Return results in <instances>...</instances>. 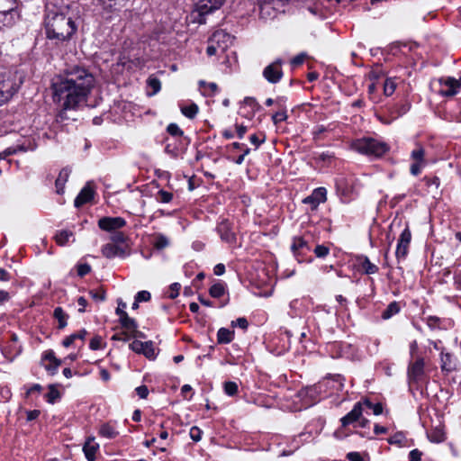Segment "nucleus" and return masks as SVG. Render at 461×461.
Returning <instances> with one entry per match:
<instances>
[{
    "mask_svg": "<svg viewBox=\"0 0 461 461\" xmlns=\"http://www.w3.org/2000/svg\"><path fill=\"white\" fill-rule=\"evenodd\" d=\"M95 77L87 69L82 67H73L63 76L52 80L53 99L59 103L63 111L59 118L65 119L66 110L75 109L79 104L86 102L95 86Z\"/></svg>",
    "mask_w": 461,
    "mask_h": 461,
    "instance_id": "1",
    "label": "nucleus"
},
{
    "mask_svg": "<svg viewBox=\"0 0 461 461\" xmlns=\"http://www.w3.org/2000/svg\"><path fill=\"white\" fill-rule=\"evenodd\" d=\"M77 28L71 17L64 14L50 13L46 18V34L50 40L58 42L70 39Z\"/></svg>",
    "mask_w": 461,
    "mask_h": 461,
    "instance_id": "2",
    "label": "nucleus"
},
{
    "mask_svg": "<svg viewBox=\"0 0 461 461\" xmlns=\"http://www.w3.org/2000/svg\"><path fill=\"white\" fill-rule=\"evenodd\" d=\"M351 148L360 154L374 157H380L388 150L386 143L373 138L356 140L352 142Z\"/></svg>",
    "mask_w": 461,
    "mask_h": 461,
    "instance_id": "3",
    "label": "nucleus"
},
{
    "mask_svg": "<svg viewBox=\"0 0 461 461\" xmlns=\"http://www.w3.org/2000/svg\"><path fill=\"white\" fill-rule=\"evenodd\" d=\"M224 2L225 0H199L191 14L193 22L200 24L205 23V16L218 10Z\"/></svg>",
    "mask_w": 461,
    "mask_h": 461,
    "instance_id": "4",
    "label": "nucleus"
},
{
    "mask_svg": "<svg viewBox=\"0 0 461 461\" xmlns=\"http://www.w3.org/2000/svg\"><path fill=\"white\" fill-rule=\"evenodd\" d=\"M22 84V77L16 73L5 72L0 74V88L5 91L10 99L18 91Z\"/></svg>",
    "mask_w": 461,
    "mask_h": 461,
    "instance_id": "5",
    "label": "nucleus"
},
{
    "mask_svg": "<svg viewBox=\"0 0 461 461\" xmlns=\"http://www.w3.org/2000/svg\"><path fill=\"white\" fill-rule=\"evenodd\" d=\"M282 60L277 59L275 62L267 66L263 70L264 77L272 84H276L280 81L283 77V71L281 69Z\"/></svg>",
    "mask_w": 461,
    "mask_h": 461,
    "instance_id": "6",
    "label": "nucleus"
},
{
    "mask_svg": "<svg viewBox=\"0 0 461 461\" xmlns=\"http://www.w3.org/2000/svg\"><path fill=\"white\" fill-rule=\"evenodd\" d=\"M411 240V233L409 227H406L401 233L396 248L397 259L405 258L408 254L409 246Z\"/></svg>",
    "mask_w": 461,
    "mask_h": 461,
    "instance_id": "7",
    "label": "nucleus"
},
{
    "mask_svg": "<svg viewBox=\"0 0 461 461\" xmlns=\"http://www.w3.org/2000/svg\"><path fill=\"white\" fill-rule=\"evenodd\" d=\"M126 225L122 217H103L98 221V227L105 231H115Z\"/></svg>",
    "mask_w": 461,
    "mask_h": 461,
    "instance_id": "8",
    "label": "nucleus"
},
{
    "mask_svg": "<svg viewBox=\"0 0 461 461\" xmlns=\"http://www.w3.org/2000/svg\"><path fill=\"white\" fill-rule=\"evenodd\" d=\"M438 83L441 86H446L447 90H440L439 94L444 96H453L457 94L458 88L461 86V79L457 80L451 77L438 78Z\"/></svg>",
    "mask_w": 461,
    "mask_h": 461,
    "instance_id": "9",
    "label": "nucleus"
},
{
    "mask_svg": "<svg viewBox=\"0 0 461 461\" xmlns=\"http://www.w3.org/2000/svg\"><path fill=\"white\" fill-rule=\"evenodd\" d=\"M424 359L418 357L413 363H411L408 367V376L412 382L419 381L424 375Z\"/></svg>",
    "mask_w": 461,
    "mask_h": 461,
    "instance_id": "10",
    "label": "nucleus"
},
{
    "mask_svg": "<svg viewBox=\"0 0 461 461\" xmlns=\"http://www.w3.org/2000/svg\"><path fill=\"white\" fill-rule=\"evenodd\" d=\"M210 41L215 43L221 52H224L232 42V37L224 31L215 32L210 39Z\"/></svg>",
    "mask_w": 461,
    "mask_h": 461,
    "instance_id": "11",
    "label": "nucleus"
},
{
    "mask_svg": "<svg viewBox=\"0 0 461 461\" xmlns=\"http://www.w3.org/2000/svg\"><path fill=\"white\" fill-rule=\"evenodd\" d=\"M94 187L90 183H87L77 194L74 201V204L76 207H80L85 203L90 202L94 198Z\"/></svg>",
    "mask_w": 461,
    "mask_h": 461,
    "instance_id": "12",
    "label": "nucleus"
},
{
    "mask_svg": "<svg viewBox=\"0 0 461 461\" xmlns=\"http://www.w3.org/2000/svg\"><path fill=\"white\" fill-rule=\"evenodd\" d=\"M363 412L362 402H357L351 411H349L347 415L341 418L340 421L342 427H347L348 425L358 420Z\"/></svg>",
    "mask_w": 461,
    "mask_h": 461,
    "instance_id": "13",
    "label": "nucleus"
},
{
    "mask_svg": "<svg viewBox=\"0 0 461 461\" xmlns=\"http://www.w3.org/2000/svg\"><path fill=\"white\" fill-rule=\"evenodd\" d=\"M411 158L414 162L411 165L410 171L411 173H419L424 165V149L421 147H418L411 152Z\"/></svg>",
    "mask_w": 461,
    "mask_h": 461,
    "instance_id": "14",
    "label": "nucleus"
},
{
    "mask_svg": "<svg viewBox=\"0 0 461 461\" xmlns=\"http://www.w3.org/2000/svg\"><path fill=\"white\" fill-rule=\"evenodd\" d=\"M19 19V14L15 9L13 11H1L0 12V30L2 27H9L14 25Z\"/></svg>",
    "mask_w": 461,
    "mask_h": 461,
    "instance_id": "15",
    "label": "nucleus"
},
{
    "mask_svg": "<svg viewBox=\"0 0 461 461\" xmlns=\"http://www.w3.org/2000/svg\"><path fill=\"white\" fill-rule=\"evenodd\" d=\"M119 321L122 327L126 330V332L131 334L132 337H136L140 333L136 321L129 317L128 314H124Z\"/></svg>",
    "mask_w": 461,
    "mask_h": 461,
    "instance_id": "16",
    "label": "nucleus"
},
{
    "mask_svg": "<svg viewBox=\"0 0 461 461\" xmlns=\"http://www.w3.org/2000/svg\"><path fill=\"white\" fill-rule=\"evenodd\" d=\"M326 189L323 187L316 188L310 196L303 200V203H312L313 207H316L326 200Z\"/></svg>",
    "mask_w": 461,
    "mask_h": 461,
    "instance_id": "17",
    "label": "nucleus"
},
{
    "mask_svg": "<svg viewBox=\"0 0 461 461\" xmlns=\"http://www.w3.org/2000/svg\"><path fill=\"white\" fill-rule=\"evenodd\" d=\"M98 448H99V445L95 442V438H89L86 441V443H85V445L83 447V451L85 453L86 458L88 461H95V453H96Z\"/></svg>",
    "mask_w": 461,
    "mask_h": 461,
    "instance_id": "18",
    "label": "nucleus"
},
{
    "mask_svg": "<svg viewBox=\"0 0 461 461\" xmlns=\"http://www.w3.org/2000/svg\"><path fill=\"white\" fill-rule=\"evenodd\" d=\"M103 9L113 12L123 7L128 0H96Z\"/></svg>",
    "mask_w": 461,
    "mask_h": 461,
    "instance_id": "19",
    "label": "nucleus"
},
{
    "mask_svg": "<svg viewBox=\"0 0 461 461\" xmlns=\"http://www.w3.org/2000/svg\"><path fill=\"white\" fill-rule=\"evenodd\" d=\"M102 254L107 258H113L116 256H122L124 254V250L115 244L108 243L103 246Z\"/></svg>",
    "mask_w": 461,
    "mask_h": 461,
    "instance_id": "20",
    "label": "nucleus"
},
{
    "mask_svg": "<svg viewBox=\"0 0 461 461\" xmlns=\"http://www.w3.org/2000/svg\"><path fill=\"white\" fill-rule=\"evenodd\" d=\"M234 332L226 328H221L217 332V341L220 344H228L232 341Z\"/></svg>",
    "mask_w": 461,
    "mask_h": 461,
    "instance_id": "21",
    "label": "nucleus"
},
{
    "mask_svg": "<svg viewBox=\"0 0 461 461\" xmlns=\"http://www.w3.org/2000/svg\"><path fill=\"white\" fill-rule=\"evenodd\" d=\"M18 168V162L16 160L7 159L0 155V173L3 171H14Z\"/></svg>",
    "mask_w": 461,
    "mask_h": 461,
    "instance_id": "22",
    "label": "nucleus"
},
{
    "mask_svg": "<svg viewBox=\"0 0 461 461\" xmlns=\"http://www.w3.org/2000/svg\"><path fill=\"white\" fill-rule=\"evenodd\" d=\"M72 237H73L72 231L67 230H59L56 234L55 240L59 245L64 246L69 241V239Z\"/></svg>",
    "mask_w": 461,
    "mask_h": 461,
    "instance_id": "23",
    "label": "nucleus"
},
{
    "mask_svg": "<svg viewBox=\"0 0 461 461\" xmlns=\"http://www.w3.org/2000/svg\"><path fill=\"white\" fill-rule=\"evenodd\" d=\"M86 333H87V332H86V330H79L78 332L74 333V334H72V335H70V336L67 337V338L63 340V346H64V347H66V348H68V347L71 346V345L74 343V341H75L76 339H81V340H84V339H85V338H86Z\"/></svg>",
    "mask_w": 461,
    "mask_h": 461,
    "instance_id": "24",
    "label": "nucleus"
},
{
    "mask_svg": "<svg viewBox=\"0 0 461 461\" xmlns=\"http://www.w3.org/2000/svg\"><path fill=\"white\" fill-rule=\"evenodd\" d=\"M400 312V306L398 304V303L396 302H392L388 306L387 308L382 313V318L384 320H388L390 319L392 316L395 315L396 313H398Z\"/></svg>",
    "mask_w": 461,
    "mask_h": 461,
    "instance_id": "25",
    "label": "nucleus"
},
{
    "mask_svg": "<svg viewBox=\"0 0 461 461\" xmlns=\"http://www.w3.org/2000/svg\"><path fill=\"white\" fill-rule=\"evenodd\" d=\"M428 438L431 442L441 443L445 440V434L439 428H436L430 433L428 434Z\"/></svg>",
    "mask_w": 461,
    "mask_h": 461,
    "instance_id": "26",
    "label": "nucleus"
},
{
    "mask_svg": "<svg viewBox=\"0 0 461 461\" xmlns=\"http://www.w3.org/2000/svg\"><path fill=\"white\" fill-rule=\"evenodd\" d=\"M101 436L107 438H113L118 435V432L109 424H103L99 429Z\"/></svg>",
    "mask_w": 461,
    "mask_h": 461,
    "instance_id": "27",
    "label": "nucleus"
},
{
    "mask_svg": "<svg viewBox=\"0 0 461 461\" xmlns=\"http://www.w3.org/2000/svg\"><path fill=\"white\" fill-rule=\"evenodd\" d=\"M361 267L364 270V272L367 275H372L378 271V267L375 264L370 262V260L366 257H365L361 261Z\"/></svg>",
    "mask_w": 461,
    "mask_h": 461,
    "instance_id": "28",
    "label": "nucleus"
},
{
    "mask_svg": "<svg viewBox=\"0 0 461 461\" xmlns=\"http://www.w3.org/2000/svg\"><path fill=\"white\" fill-rule=\"evenodd\" d=\"M54 317L59 321V328L63 329L67 326L68 315L60 307H57L54 310Z\"/></svg>",
    "mask_w": 461,
    "mask_h": 461,
    "instance_id": "29",
    "label": "nucleus"
},
{
    "mask_svg": "<svg viewBox=\"0 0 461 461\" xmlns=\"http://www.w3.org/2000/svg\"><path fill=\"white\" fill-rule=\"evenodd\" d=\"M303 248H307L308 249H310L307 242L303 240V238H302V237L294 238L293 243L291 246V249L294 253V255H296V253Z\"/></svg>",
    "mask_w": 461,
    "mask_h": 461,
    "instance_id": "30",
    "label": "nucleus"
},
{
    "mask_svg": "<svg viewBox=\"0 0 461 461\" xmlns=\"http://www.w3.org/2000/svg\"><path fill=\"white\" fill-rule=\"evenodd\" d=\"M140 354H143L149 359H154L156 357V354H155V348L153 347V342L152 341L144 342L143 349L141 350Z\"/></svg>",
    "mask_w": 461,
    "mask_h": 461,
    "instance_id": "31",
    "label": "nucleus"
},
{
    "mask_svg": "<svg viewBox=\"0 0 461 461\" xmlns=\"http://www.w3.org/2000/svg\"><path fill=\"white\" fill-rule=\"evenodd\" d=\"M209 293L212 297L220 298L225 293L224 285L221 283H216L211 286Z\"/></svg>",
    "mask_w": 461,
    "mask_h": 461,
    "instance_id": "32",
    "label": "nucleus"
},
{
    "mask_svg": "<svg viewBox=\"0 0 461 461\" xmlns=\"http://www.w3.org/2000/svg\"><path fill=\"white\" fill-rule=\"evenodd\" d=\"M155 198L158 202L167 203L173 199V194L165 190H158Z\"/></svg>",
    "mask_w": 461,
    "mask_h": 461,
    "instance_id": "33",
    "label": "nucleus"
},
{
    "mask_svg": "<svg viewBox=\"0 0 461 461\" xmlns=\"http://www.w3.org/2000/svg\"><path fill=\"white\" fill-rule=\"evenodd\" d=\"M396 88V83L393 78H386L384 83V93L386 96L392 95Z\"/></svg>",
    "mask_w": 461,
    "mask_h": 461,
    "instance_id": "34",
    "label": "nucleus"
},
{
    "mask_svg": "<svg viewBox=\"0 0 461 461\" xmlns=\"http://www.w3.org/2000/svg\"><path fill=\"white\" fill-rule=\"evenodd\" d=\"M181 112L185 116L193 119L198 113V106L195 104H192L188 106L182 107Z\"/></svg>",
    "mask_w": 461,
    "mask_h": 461,
    "instance_id": "35",
    "label": "nucleus"
},
{
    "mask_svg": "<svg viewBox=\"0 0 461 461\" xmlns=\"http://www.w3.org/2000/svg\"><path fill=\"white\" fill-rule=\"evenodd\" d=\"M49 393H47V401L50 403H54L57 399L60 397L59 392L55 388V385L50 384L49 386Z\"/></svg>",
    "mask_w": 461,
    "mask_h": 461,
    "instance_id": "36",
    "label": "nucleus"
},
{
    "mask_svg": "<svg viewBox=\"0 0 461 461\" xmlns=\"http://www.w3.org/2000/svg\"><path fill=\"white\" fill-rule=\"evenodd\" d=\"M224 392L230 396H233L238 393V384L235 382L229 381L224 383Z\"/></svg>",
    "mask_w": 461,
    "mask_h": 461,
    "instance_id": "37",
    "label": "nucleus"
},
{
    "mask_svg": "<svg viewBox=\"0 0 461 461\" xmlns=\"http://www.w3.org/2000/svg\"><path fill=\"white\" fill-rule=\"evenodd\" d=\"M362 404H365L367 408L371 409L375 415H379L383 412V406L381 403H373L369 400L366 399Z\"/></svg>",
    "mask_w": 461,
    "mask_h": 461,
    "instance_id": "38",
    "label": "nucleus"
},
{
    "mask_svg": "<svg viewBox=\"0 0 461 461\" xmlns=\"http://www.w3.org/2000/svg\"><path fill=\"white\" fill-rule=\"evenodd\" d=\"M67 180V175H59L58 178L55 180L56 192L58 194L63 193Z\"/></svg>",
    "mask_w": 461,
    "mask_h": 461,
    "instance_id": "39",
    "label": "nucleus"
},
{
    "mask_svg": "<svg viewBox=\"0 0 461 461\" xmlns=\"http://www.w3.org/2000/svg\"><path fill=\"white\" fill-rule=\"evenodd\" d=\"M423 181L425 182L429 188L434 187L435 189H437L439 185V179L434 175H431L429 176H425Z\"/></svg>",
    "mask_w": 461,
    "mask_h": 461,
    "instance_id": "40",
    "label": "nucleus"
},
{
    "mask_svg": "<svg viewBox=\"0 0 461 461\" xmlns=\"http://www.w3.org/2000/svg\"><path fill=\"white\" fill-rule=\"evenodd\" d=\"M16 8V0H0V12L1 11H13Z\"/></svg>",
    "mask_w": 461,
    "mask_h": 461,
    "instance_id": "41",
    "label": "nucleus"
},
{
    "mask_svg": "<svg viewBox=\"0 0 461 461\" xmlns=\"http://www.w3.org/2000/svg\"><path fill=\"white\" fill-rule=\"evenodd\" d=\"M405 440V436L402 432H397L388 438L390 444L402 445Z\"/></svg>",
    "mask_w": 461,
    "mask_h": 461,
    "instance_id": "42",
    "label": "nucleus"
},
{
    "mask_svg": "<svg viewBox=\"0 0 461 461\" xmlns=\"http://www.w3.org/2000/svg\"><path fill=\"white\" fill-rule=\"evenodd\" d=\"M314 253L318 258H324L330 253V249L324 245H317Z\"/></svg>",
    "mask_w": 461,
    "mask_h": 461,
    "instance_id": "43",
    "label": "nucleus"
},
{
    "mask_svg": "<svg viewBox=\"0 0 461 461\" xmlns=\"http://www.w3.org/2000/svg\"><path fill=\"white\" fill-rule=\"evenodd\" d=\"M167 132L172 136H180L183 131L176 123H170L167 128Z\"/></svg>",
    "mask_w": 461,
    "mask_h": 461,
    "instance_id": "44",
    "label": "nucleus"
},
{
    "mask_svg": "<svg viewBox=\"0 0 461 461\" xmlns=\"http://www.w3.org/2000/svg\"><path fill=\"white\" fill-rule=\"evenodd\" d=\"M202 433H203L202 430L196 426L192 427L190 429V437L195 442H198L201 440Z\"/></svg>",
    "mask_w": 461,
    "mask_h": 461,
    "instance_id": "45",
    "label": "nucleus"
},
{
    "mask_svg": "<svg viewBox=\"0 0 461 461\" xmlns=\"http://www.w3.org/2000/svg\"><path fill=\"white\" fill-rule=\"evenodd\" d=\"M169 244L168 240L164 236H158L155 241V247L158 249H162L167 247Z\"/></svg>",
    "mask_w": 461,
    "mask_h": 461,
    "instance_id": "46",
    "label": "nucleus"
},
{
    "mask_svg": "<svg viewBox=\"0 0 461 461\" xmlns=\"http://www.w3.org/2000/svg\"><path fill=\"white\" fill-rule=\"evenodd\" d=\"M180 288H181L180 284H178V283L172 284L169 287L168 297L171 299L176 298L179 294Z\"/></svg>",
    "mask_w": 461,
    "mask_h": 461,
    "instance_id": "47",
    "label": "nucleus"
},
{
    "mask_svg": "<svg viewBox=\"0 0 461 461\" xmlns=\"http://www.w3.org/2000/svg\"><path fill=\"white\" fill-rule=\"evenodd\" d=\"M149 86L153 89V93L156 94L160 90V81L156 77H149L148 80Z\"/></svg>",
    "mask_w": 461,
    "mask_h": 461,
    "instance_id": "48",
    "label": "nucleus"
},
{
    "mask_svg": "<svg viewBox=\"0 0 461 461\" xmlns=\"http://www.w3.org/2000/svg\"><path fill=\"white\" fill-rule=\"evenodd\" d=\"M150 293L148 291H140L137 293L135 298L137 299V303L140 302H149L150 300Z\"/></svg>",
    "mask_w": 461,
    "mask_h": 461,
    "instance_id": "49",
    "label": "nucleus"
},
{
    "mask_svg": "<svg viewBox=\"0 0 461 461\" xmlns=\"http://www.w3.org/2000/svg\"><path fill=\"white\" fill-rule=\"evenodd\" d=\"M127 305H126V303H124L122 299H119L118 300V307L116 308L115 310V313L121 318L122 317L124 314H128L126 312H125V309H126Z\"/></svg>",
    "mask_w": 461,
    "mask_h": 461,
    "instance_id": "50",
    "label": "nucleus"
},
{
    "mask_svg": "<svg viewBox=\"0 0 461 461\" xmlns=\"http://www.w3.org/2000/svg\"><path fill=\"white\" fill-rule=\"evenodd\" d=\"M89 294L91 297L95 301L103 302L105 300V293L104 290L90 291Z\"/></svg>",
    "mask_w": 461,
    "mask_h": 461,
    "instance_id": "51",
    "label": "nucleus"
},
{
    "mask_svg": "<svg viewBox=\"0 0 461 461\" xmlns=\"http://www.w3.org/2000/svg\"><path fill=\"white\" fill-rule=\"evenodd\" d=\"M42 359L43 360H47L50 363H51V362L52 363L61 362L59 359H58L55 357V354H54L53 350H47V351H45Z\"/></svg>",
    "mask_w": 461,
    "mask_h": 461,
    "instance_id": "52",
    "label": "nucleus"
},
{
    "mask_svg": "<svg viewBox=\"0 0 461 461\" xmlns=\"http://www.w3.org/2000/svg\"><path fill=\"white\" fill-rule=\"evenodd\" d=\"M101 344H102V339L101 337L99 336H95L94 337L91 341H90V344H89V347L92 350H97L99 348H101Z\"/></svg>",
    "mask_w": 461,
    "mask_h": 461,
    "instance_id": "53",
    "label": "nucleus"
},
{
    "mask_svg": "<svg viewBox=\"0 0 461 461\" xmlns=\"http://www.w3.org/2000/svg\"><path fill=\"white\" fill-rule=\"evenodd\" d=\"M143 345L144 342H141L140 340H134L130 344V348L134 352L140 354L141 350L143 349Z\"/></svg>",
    "mask_w": 461,
    "mask_h": 461,
    "instance_id": "54",
    "label": "nucleus"
},
{
    "mask_svg": "<svg viewBox=\"0 0 461 461\" xmlns=\"http://www.w3.org/2000/svg\"><path fill=\"white\" fill-rule=\"evenodd\" d=\"M125 239H126L125 235L120 231H114L113 233V235L111 236V240L113 242H117V243H123L125 241Z\"/></svg>",
    "mask_w": 461,
    "mask_h": 461,
    "instance_id": "55",
    "label": "nucleus"
},
{
    "mask_svg": "<svg viewBox=\"0 0 461 461\" xmlns=\"http://www.w3.org/2000/svg\"><path fill=\"white\" fill-rule=\"evenodd\" d=\"M61 362H57V363H50L49 365H46L45 366V369L48 371V373L51 375H54L57 371H58V368L59 366H60Z\"/></svg>",
    "mask_w": 461,
    "mask_h": 461,
    "instance_id": "56",
    "label": "nucleus"
},
{
    "mask_svg": "<svg viewBox=\"0 0 461 461\" xmlns=\"http://www.w3.org/2000/svg\"><path fill=\"white\" fill-rule=\"evenodd\" d=\"M287 115L285 112H277L272 116V120L275 124L286 120Z\"/></svg>",
    "mask_w": 461,
    "mask_h": 461,
    "instance_id": "57",
    "label": "nucleus"
},
{
    "mask_svg": "<svg viewBox=\"0 0 461 461\" xmlns=\"http://www.w3.org/2000/svg\"><path fill=\"white\" fill-rule=\"evenodd\" d=\"M450 358L451 356L449 354H446L444 357H442V369L447 371H451L452 366H450Z\"/></svg>",
    "mask_w": 461,
    "mask_h": 461,
    "instance_id": "58",
    "label": "nucleus"
},
{
    "mask_svg": "<svg viewBox=\"0 0 461 461\" xmlns=\"http://www.w3.org/2000/svg\"><path fill=\"white\" fill-rule=\"evenodd\" d=\"M131 338H133L131 336V334H130L129 332H126V331H123L122 333H118V334H115L113 336V339L122 340V341H128Z\"/></svg>",
    "mask_w": 461,
    "mask_h": 461,
    "instance_id": "59",
    "label": "nucleus"
},
{
    "mask_svg": "<svg viewBox=\"0 0 461 461\" xmlns=\"http://www.w3.org/2000/svg\"><path fill=\"white\" fill-rule=\"evenodd\" d=\"M91 270V267L88 264H80L77 267V274L80 276H84L88 274Z\"/></svg>",
    "mask_w": 461,
    "mask_h": 461,
    "instance_id": "60",
    "label": "nucleus"
},
{
    "mask_svg": "<svg viewBox=\"0 0 461 461\" xmlns=\"http://www.w3.org/2000/svg\"><path fill=\"white\" fill-rule=\"evenodd\" d=\"M422 453L419 449H413L410 452V461H420Z\"/></svg>",
    "mask_w": 461,
    "mask_h": 461,
    "instance_id": "61",
    "label": "nucleus"
},
{
    "mask_svg": "<svg viewBox=\"0 0 461 461\" xmlns=\"http://www.w3.org/2000/svg\"><path fill=\"white\" fill-rule=\"evenodd\" d=\"M136 393L141 399H145L149 394V390L146 385H140L136 388Z\"/></svg>",
    "mask_w": 461,
    "mask_h": 461,
    "instance_id": "62",
    "label": "nucleus"
},
{
    "mask_svg": "<svg viewBox=\"0 0 461 461\" xmlns=\"http://www.w3.org/2000/svg\"><path fill=\"white\" fill-rule=\"evenodd\" d=\"M250 142L255 145L256 148H258L262 142L265 141V135H263V138L260 140L257 134H252L249 137Z\"/></svg>",
    "mask_w": 461,
    "mask_h": 461,
    "instance_id": "63",
    "label": "nucleus"
},
{
    "mask_svg": "<svg viewBox=\"0 0 461 461\" xmlns=\"http://www.w3.org/2000/svg\"><path fill=\"white\" fill-rule=\"evenodd\" d=\"M349 461H364L362 456L357 452H350L347 455Z\"/></svg>",
    "mask_w": 461,
    "mask_h": 461,
    "instance_id": "64",
    "label": "nucleus"
}]
</instances>
